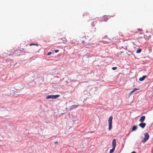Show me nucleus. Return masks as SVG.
I'll use <instances>...</instances> for the list:
<instances>
[{"label":"nucleus","instance_id":"9b49d317","mask_svg":"<svg viewBox=\"0 0 153 153\" xmlns=\"http://www.w3.org/2000/svg\"><path fill=\"white\" fill-rule=\"evenodd\" d=\"M78 106V105H73L72 106H71L70 108V110H71L72 109H74V108H76Z\"/></svg>","mask_w":153,"mask_h":153},{"label":"nucleus","instance_id":"4be33fe9","mask_svg":"<svg viewBox=\"0 0 153 153\" xmlns=\"http://www.w3.org/2000/svg\"><path fill=\"white\" fill-rule=\"evenodd\" d=\"M141 39H142V37H138V38H137V39H141Z\"/></svg>","mask_w":153,"mask_h":153},{"label":"nucleus","instance_id":"423d86ee","mask_svg":"<svg viewBox=\"0 0 153 153\" xmlns=\"http://www.w3.org/2000/svg\"><path fill=\"white\" fill-rule=\"evenodd\" d=\"M80 40L82 41V42L83 44L84 43H89V41L85 37H82L81 39H80Z\"/></svg>","mask_w":153,"mask_h":153},{"label":"nucleus","instance_id":"f257e3e1","mask_svg":"<svg viewBox=\"0 0 153 153\" xmlns=\"http://www.w3.org/2000/svg\"><path fill=\"white\" fill-rule=\"evenodd\" d=\"M116 146V141L115 139H114L112 141V149L110 150L109 153H113L114 150Z\"/></svg>","mask_w":153,"mask_h":153},{"label":"nucleus","instance_id":"b1692460","mask_svg":"<svg viewBox=\"0 0 153 153\" xmlns=\"http://www.w3.org/2000/svg\"><path fill=\"white\" fill-rule=\"evenodd\" d=\"M131 153H136L135 152L133 151V152H131Z\"/></svg>","mask_w":153,"mask_h":153},{"label":"nucleus","instance_id":"20e7f679","mask_svg":"<svg viewBox=\"0 0 153 153\" xmlns=\"http://www.w3.org/2000/svg\"><path fill=\"white\" fill-rule=\"evenodd\" d=\"M151 37V35L150 33H149L148 32H146V34L144 35V38L146 39H149Z\"/></svg>","mask_w":153,"mask_h":153},{"label":"nucleus","instance_id":"0eeeda50","mask_svg":"<svg viewBox=\"0 0 153 153\" xmlns=\"http://www.w3.org/2000/svg\"><path fill=\"white\" fill-rule=\"evenodd\" d=\"M139 126L141 128H144V127H145L146 126V123H144L142 122L141 123L139 124Z\"/></svg>","mask_w":153,"mask_h":153},{"label":"nucleus","instance_id":"6e6552de","mask_svg":"<svg viewBox=\"0 0 153 153\" xmlns=\"http://www.w3.org/2000/svg\"><path fill=\"white\" fill-rule=\"evenodd\" d=\"M108 19V16L106 15L103 16L102 18V20L103 21L106 22Z\"/></svg>","mask_w":153,"mask_h":153},{"label":"nucleus","instance_id":"1a4fd4ad","mask_svg":"<svg viewBox=\"0 0 153 153\" xmlns=\"http://www.w3.org/2000/svg\"><path fill=\"white\" fill-rule=\"evenodd\" d=\"M138 30V31L139 32V33L137 32H136V33H135L134 34H137V33L139 34H143V30L141 29H140L138 28L137 29Z\"/></svg>","mask_w":153,"mask_h":153},{"label":"nucleus","instance_id":"a211bd4d","mask_svg":"<svg viewBox=\"0 0 153 153\" xmlns=\"http://www.w3.org/2000/svg\"><path fill=\"white\" fill-rule=\"evenodd\" d=\"M32 45H36L37 46H38V44H30V46H32Z\"/></svg>","mask_w":153,"mask_h":153},{"label":"nucleus","instance_id":"2eb2a0df","mask_svg":"<svg viewBox=\"0 0 153 153\" xmlns=\"http://www.w3.org/2000/svg\"><path fill=\"white\" fill-rule=\"evenodd\" d=\"M97 23V22L96 21H93L92 23H91V25L93 27H94L95 26V24Z\"/></svg>","mask_w":153,"mask_h":153},{"label":"nucleus","instance_id":"5701e85b","mask_svg":"<svg viewBox=\"0 0 153 153\" xmlns=\"http://www.w3.org/2000/svg\"><path fill=\"white\" fill-rule=\"evenodd\" d=\"M54 143L55 144L57 143H58L57 141H55L54 142Z\"/></svg>","mask_w":153,"mask_h":153},{"label":"nucleus","instance_id":"f03ea898","mask_svg":"<svg viewBox=\"0 0 153 153\" xmlns=\"http://www.w3.org/2000/svg\"><path fill=\"white\" fill-rule=\"evenodd\" d=\"M113 119V117L112 116H110L108 118V130L110 131L112 128V121Z\"/></svg>","mask_w":153,"mask_h":153},{"label":"nucleus","instance_id":"6ab92c4d","mask_svg":"<svg viewBox=\"0 0 153 153\" xmlns=\"http://www.w3.org/2000/svg\"><path fill=\"white\" fill-rule=\"evenodd\" d=\"M51 54V52H49L48 53V54H47V55H48V56H49V55H50Z\"/></svg>","mask_w":153,"mask_h":153},{"label":"nucleus","instance_id":"ddd939ff","mask_svg":"<svg viewBox=\"0 0 153 153\" xmlns=\"http://www.w3.org/2000/svg\"><path fill=\"white\" fill-rule=\"evenodd\" d=\"M137 127L136 126H134L132 128V131H135L137 129Z\"/></svg>","mask_w":153,"mask_h":153},{"label":"nucleus","instance_id":"4468645a","mask_svg":"<svg viewBox=\"0 0 153 153\" xmlns=\"http://www.w3.org/2000/svg\"><path fill=\"white\" fill-rule=\"evenodd\" d=\"M63 41V43H66L67 42V40L65 38H63L62 39Z\"/></svg>","mask_w":153,"mask_h":153},{"label":"nucleus","instance_id":"412c9836","mask_svg":"<svg viewBox=\"0 0 153 153\" xmlns=\"http://www.w3.org/2000/svg\"><path fill=\"white\" fill-rule=\"evenodd\" d=\"M58 51H59V50H55V52L56 53L58 52Z\"/></svg>","mask_w":153,"mask_h":153},{"label":"nucleus","instance_id":"393cba45","mask_svg":"<svg viewBox=\"0 0 153 153\" xmlns=\"http://www.w3.org/2000/svg\"><path fill=\"white\" fill-rule=\"evenodd\" d=\"M85 14H87V13H85Z\"/></svg>","mask_w":153,"mask_h":153},{"label":"nucleus","instance_id":"f3484780","mask_svg":"<svg viewBox=\"0 0 153 153\" xmlns=\"http://www.w3.org/2000/svg\"><path fill=\"white\" fill-rule=\"evenodd\" d=\"M141 51L142 49H139L137 51L136 53H140L141 52Z\"/></svg>","mask_w":153,"mask_h":153},{"label":"nucleus","instance_id":"dca6fc26","mask_svg":"<svg viewBox=\"0 0 153 153\" xmlns=\"http://www.w3.org/2000/svg\"><path fill=\"white\" fill-rule=\"evenodd\" d=\"M139 89L136 88H134L132 91H131V92L130 93H132L135 91H136L137 90Z\"/></svg>","mask_w":153,"mask_h":153},{"label":"nucleus","instance_id":"f8f14e48","mask_svg":"<svg viewBox=\"0 0 153 153\" xmlns=\"http://www.w3.org/2000/svg\"><path fill=\"white\" fill-rule=\"evenodd\" d=\"M146 76L144 75L142 77L140 78L139 79V80L140 81H143L144 80V79H145V78H146Z\"/></svg>","mask_w":153,"mask_h":153},{"label":"nucleus","instance_id":"39448f33","mask_svg":"<svg viewBox=\"0 0 153 153\" xmlns=\"http://www.w3.org/2000/svg\"><path fill=\"white\" fill-rule=\"evenodd\" d=\"M149 135L147 133H146L145 134V137L143 139V140H142V142L143 143H145L149 138Z\"/></svg>","mask_w":153,"mask_h":153},{"label":"nucleus","instance_id":"9d476101","mask_svg":"<svg viewBox=\"0 0 153 153\" xmlns=\"http://www.w3.org/2000/svg\"><path fill=\"white\" fill-rule=\"evenodd\" d=\"M146 117L145 116H142L140 119H139V121L141 122V123L143 122L144 120L145 119Z\"/></svg>","mask_w":153,"mask_h":153},{"label":"nucleus","instance_id":"aec40b11","mask_svg":"<svg viewBox=\"0 0 153 153\" xmlns=\"http://www.w3.org/2000/svg\"><path fill=\"white\" fill-rule=\"evenodd\" d=\"M117 67H113L112 68V69L113 70H116L117 69Z\"/></svg>","mask_w":153,"mask_h":153},{"label":"nucleus","instance_id":"7ed1b4c3","mask_svg":"<svg viewBox=\"0 0 153 153\" xmlns=\"http://www.w3.org/2000/svg\"><path fill=\"white\" fill-rule=\"evenodd\" d=\"M59 96V95H51L48 96L46 97L47 99H56Z\"/></svg>","mask_w":153,"mask_h":153}]
</instances>
